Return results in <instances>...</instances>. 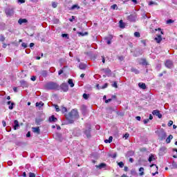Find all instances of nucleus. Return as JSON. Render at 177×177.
<instances>
[{"instance_id":"nucleus-11","label":"nucleus","mask_w":177,"mask_h":177,"mask_svg":"<svg viewBox=\"0 0 177 177\" xmlns=\"http://www.w3.org/2000/svg\"><path fill=\"white\" fill-rule=\"evenodd\" d=\"M13 13V9L8 8L6 10V14L7 16H12Z\"/></svg>"},{"instance_id":"nucleus-50","label":"nucleus","mask_w":177,"mask_h":177,"mask_svg":"<svg viewBox=\"0 0 177 177\" xmlns=\"http://www.w3.org/2000/svg\"><path fill=\"white\" fill-rule=\"evenodd\" d=\"M110 157H111V158H115L117 157V153H113L112 155H110Z\"/></svg>"},{"instance_id":"nucleus-9","label":"nucleus","mask_w":177,"mask_h":177,"mask_svg":"<svg viewBox=\"0 0 177 177\" xmlns=\"http://www.w3.org/2000/svg\"><path fill=\"white\" fill-rule=\"evenodd\" d=\"M111 39H113V35H109V36L105 37V41H106L107 45L111 44Z\"/></svg>"},{"instance_id":"nucleus-36","label":"nucleus","mask_w":177,"mask_h":177,"mask_svg":"<svg viewBox=\"0 0 177 177\" xmlns=\"http://www.w3.org/2000/svg\"><path fill=\"white\" fill-rule=\"evenodd\" d=\"M41 75H42L43 77H47L48 73L46 72V71H42L41 72Z\"/></svg>"},{"instance_id":"nucleus-61","label":"nucleus","mask_w":177,"mask_h":177,"mask_svg":"<svg viewBox=\"0 0 177 177\" xmlns=\"http://www.w3.org/2000/svg\"><path fill=\"white\" fill-rule=\"evenodd\" d=\"M149 5L151 6V5H156V3L154 1H149Z\"/></svg>"},{"instance_id":"nucleus-64","label":"nucleus","mask_w":177,"mask_h":177,"mask_svg":"<svg viewBox=\"0 0 177 177\" xmlns=\"http://www.w3.org/2000/svg\"><path fill=\"white\" fill-rule=\"evenodd\" d=\"M144 124H147V122H149V119H145L143 121Z\"/></svg>"},{"instance_id":"nucleus-6","label":"nucleus","mask_w":177,"mask_h":177,"mask_svg":"<svg viewBox=\"0 0 177 177\" xmlns=\"http://www.w3.org/2000/svg\"><path fill=\"white\" fill-rule=\"evenodd\" d=\"M167 153V147H161L159 149V156H164Z\"/></svg>"},{"instance_id":"nucleus-45","label":"nucleus","mask_w":177,"mask_h":177,"mask_svg":"<svg viewBox=\"0 0 177 177\" xmlns=\"http://www.w3.org/2000/svg\"><path fill=\"white\" fill-rule=\"evenodd\" d=\"M52 6L54 8H57V3L56 2H53L52 3Z\"/></svg>"},{"instance_id":"nucleus-21","label":"nucleus","mask_w":177,"mask_h":177,"mask_svg":"<svg viewBox=\"0 0 177 177\" xmlns=\"http://www.w3.org/2000/svg\"><path fill=\"white\" fill-rule=\"evenodd\" d=\"M138 86L139 88H140V89H146V84L140 82L138 84Z\"/></svg>"},{"instance_id":"nucleus-13","label":"nucleus","mask_w":177,"mask_h":177,"mask_svg":"<svg viewBox=\"0 0 177 177\" xmlns=\"http://www.w3.org/2000/svg\"><path fill=\"white\" fill-rule=\"evenodd\" d=\"M95 167L96 168H98V169H103V168L107 167V165H106V163H101L99 165H96Z\"/></svg>"},{"instance_id":"nucleus-18","label":"nucleus","mask_w":177,"mask_h":177,"mask_svg":"<svg viewBox=\"0 0 177 177\" xmlns=\"http://www.w3.org/2000/svg\"><path fill=\"white\" fill-rule=\"evenodd\" d=\"M119 27L120 28H125V23L122 20L119 21Z\"/></svg>"},{"instance_id":"nucleus-5","label":"nucleus","mask_w":177,"mask_h":177,"mask_svg":"<svg viewBox=\"0 0 177 177\" xmlns=\"http://www.w3.org/2000/svg\"><path fill=\"white\" fill-rule=\"evenodd\" d=\"M159 138L160 140H164L167 138V133L164 130L159 133Z\"/></svg>"},{"instance_id":"nucleus-39","label":"nucleus","mask_w":177,"mask_h":177,"mask_svg":"<svg viewBox=\"0 0 177 177\" xmlns=\"http://www.w3.org/2000/svg\"><path fill=\"white\" fill-rule=\"evenodd\" d=\"M134 36L136 37V38H139L140 37V33H139L138 32H134Z\"/></svg>"},{"instance_id":"nucleus-16","label":"nucleus","mask_w":177,"mask_h":177,"mask_svg":"<svg viewBox=\"0 0 177 177\" xmlns=\"http://www.w3.org/2000/svg\"><path fill=\"white\" fill-rule=\"evenodd\" d=\"M19 127H20V125L19 124V121L15 120L14 121V129H15V131H16V129H17V128H19Z\"/></svg>"},{"instance_id":"nucleus-55","label":"nucleus","mask_w":177,"mask_h":177,"mask_svg":"<svg viewBox=\"0 0 177 177\" xmlns=\"http://www.w3.org/2000/svg\"><path fill=\"white\" fill-rule=\"evenodd\" d=\"M117 114L118 115H120V117H122L124 115V113L122 112H118Z\"/></svg>"},{"instance_id":"nucleus-27","label":"nucleus","mask_w":177,"mask_h":177,"mask_svg":"<svg viewBox=\"0 0 177 177\" xmlns=\"http://www.w3.org/2000/svg\"><path fill=\"white\" fill-rule=\"evenodd\" d=\"M154 160H156V158H154V155L151 154L148 158V161L149 162H151V161H154Z\"/></svg>"},{"instance_id":"nucleus-29","label":"nucleus","mask_w":177,"mask_h":177,"mask_svg":"<svg viewBox=\"0 0 177 177\" xmlns=\"http://www.w3.org/2000/svg\"><path fill=\"white\" fill-rule=\"evenodd\" d=\"M131 73H134V74H139V73H140L139 71V70H138L135 68H131Z\"/></svg>"},{"instance_id":"nucleus-62","label":"nucleus","mask_w":177,"mask_h":177,"mask_svg":"<svg viewBox=\"0 0 177 177\" xmlns=\"http://www.w3.org/2000/svg\"><path fill=\"white\" fill-rule=\"evenodd\" d=\"M31 81H35V80H37V77L35 76H32L31 78H30Z\"/></svg>"},{"instance_id":"nucleus-42","label":"nucleus","mask_w":177,"mask_h":177,"mask_svg":"<svg viewBox=\"0 0 177 177\" xmlns=\"http://www.w3.org/2000/svg\"><path fill=\"white\" fill-rule=\"evenodd\" d=\"M171 168H177L176 162H173L171 164Z\"/></svg>"},{"instance_id":"nucleus-38","label":"nucleus","mask_w":177,"mask_h":177,"mask_svg":"<svg viewBox=\"0 0 177 177\" xmlns=\"http://www.w3.org/2000/svg\"><path fill=\"white\" fill-rule=\"evenodd\" d=\"M6 38L5 36H3V35H0V41L1 42H3L5 41Z\"/></svg>"},{"instance_id":"nucleus-54","label":"nucleus","mask_w":177,"mask_h":177,"mask_svg":"<svg viewBox=\"0 0 177 177\" xmlns=\"http://www.w3.org/2000/svg\"><path fill=\"white\" fill-rule=\"evenodd\" d=\"M74 20H75V17L72 16V18L69 19V21H74Z\"/></svg>"},{"instance_id":"nucleus-17","label":"nucleus","mask_w":177,"mask_h":177,"mask_svg":"<svg viewBox=\"0 0 177 177\" xmlns=\"http://www.w3.org/2000/svg\"><path fill=\"white\" fill-rule=\"evenodd\" d=\"M174 139V136L172 135H169L166 139V143H171V140Z\"/></svg>"},{"instance_id":"nucleus-23","label":"nucleus","mask_w":177,"mask_h":177,"mask_svg":"<svg viewBox=\"0 0 177 177\" xmlns=\"http://www.w3.org/2000/svg\"><path fill=\"white\" fill-rule=\"evenodd\" d=\"M68 84L70 85L71 88H74V82H73V79H69L68 80Z\"/></svg>"},{"instance_id":"nucleus-57","label":"nucleus","mask_w":177,"mask_h":177,"mask_svg":"<svg viewBox=\"0 0 177 177\" xmlns=\"http://www.w3.org/2000/svg\"><path fill=\"white\" fill-rule=\"evenodd\" d=\"M31 136V132L28 131L26 134V138H30Z\"/></svg>"},{"instance_id":"nucleus-34","label":"nucleus","mask_w":177,"mask_h":177,"mask_svg":"<svg viewBox=\"0 0 177 177\" xmlns=\"http://www.w3.org/2000/svg\"><path fill=\"white\" fill-rule=\"evenodd\" d=\"M36 107H42L44 106V102H36Z\"/></svg>"},{"instance_id":"nucleus-59","label":"nucleus","mask_w":177,"mask_h":177,"mask_svg":"<svg viewBox=\"0 0 177 177\" xmlns=\"http://www.w3.org/2000/svg\"><path fill=\"white\" fill-rule=\"evenodd\" d=\"M112 99L111 98H109L108 100H105V103H110V102H111Z\"/></svg>"},{"instance_id":"nucleus-14","label":"nucleus","mask_w":177,"mask_h":177,"mask_svg":"<svg viewBox=\"0 0 177 177\" xmlns=\"http://www.w3.org/2000/svg\"><path fill=\"white\" fill-rule=\"evenodd\" d=\"M48 121L49 122H56V121H57V118H55V115H51L48 118Z\"/></svg>"},{"instance_id":"nucleus-44","label":"nucleus","mask_w":177,"mask_h":177,"mask_svg":"<svg viewBox=\"0 0 177 177\" xmlns=\"http://www.w3.org/2000/svg\"><path fill=\"white\" fill-rule=\"evenodd\" d=\"M113 88H118V86L117 85V82H114L113 84H112Z\"/></svg>"},{"instance_id":"nucleus-4","label":"nucleus","mask_w":177,"mask_h":177,"mask_svg":"<svg viewBox=\"0 0 177 177\" xmlns=\"http://www.w3.org/2000/svg\"><path fill=\"white\" fill-rule=\"evenodd\" d=\"M165 66L167 68H172L174 67V62H172L171 60L170 59H168L165 62Z\"/></svg>"},{"instance_id":"nucleus-26","label":"nucleus","mask_w":177,"mask_h":177,"mask_svg":"<svg viewBox=\"0 0 177 177\" xmlns=\"http://www.w3.org/2000/svg\"><path fill=\"white\" fill-rule=\"evenodd\" d=\"M139 172H140V176H143V175H145V168L140 167L139 169Z\"/></svg>"},{"instance_id":"nucleus-30","label":"nucleus","mask_w":177,"mask_h":177,"mask_svg":"<svg viewBox=\"0 0 177 177\" xmlns=\"http://www.w3.org/2000/svg\"><path fill=\"white\" fill-rule=\"evenodd\" d=\"M19 24H23V23H27V19H19L18 21Z\"/></svg>"},{"instance_id":"nucleus-22","label":"nucleus","mask_w":177,"mask_h":177,"mask_svg":"<svg viewBox=\"0 0 177 177\" xmlns=\"http://www.w3.org/2000/svg\"><path fill=\"white\" fill-rule=\"evenodd\" d=\"M42 121H44V120H42L41 118H36V120H35L36 125H41V122H42Z\"/></svg>"},{"instance_id":"nucleus-10","label":"nucleus","mask_w":177,"mask_h":177,"mask_svg":"<svg viewBox=\"0 0 177 177\" xmlns=\"http://www.w3.org/2000/svg\"><path fill=\"white\" fill-rule=\"evenodd\" d=\"M127 20H129V21H136V16L130 15L127 17Z\"/></svg>"},{"instance_id":"nucleus-19","label":"nucleus","mask_w":177,"mask_h":177,"mask_svg":"<svg viewBox=\"0 0 177 177\" xmlns=\"http://www.w3.org/2000/svg\"><path fill=\"white\" fill-rule=\"evenodd\" d=\"M140 64H142V66H147V61L145 59H141Z\"/></svg>"},{"instance_id":"nucleus-52","label":"nucleus","mask_w":177,"mask_h":177,"mask_svg":"<svg viewBox=\"0 0 177 177\" xmlns=\"http://www.w3.org/2000/svg\"><path fill=\"white\" fill-rule=\"evenodd\" d=\"M26 0H18V3H25Z\"/></svg>"},{"instance_id":"nucleus-15","label":"nucleus","mask_w":177,"mask_h":177,"mask_svg":"<svg viewBox=\"0 0 177 177\" xmlns=\"http://www.w3.org/2000/svg\"><path fill=\"white\" fill-rule=\"evenodd\" d=\"M155 41H156L158 44H160V42L162 41V37L160 36V35H158L156 37H155Z\"/></svg>"},{"instance_id":"nucleus-56","label":"nucleus","mask_w":177,"mask_h":177,"mask_svg":"<svg viewBox=\"0 0 177 177\" xmlns=\"http://www.w3.org/2000/svg\"><path fill=\"white\" fill-rule=\"evenodd\" d=\"M63 74V69H61L58 71V75H62Z\"/></svg>"},{"instance_id":"nucleus-20","label":"nucleus","mask_w":177,"mask_h":177,"mask_svg":"<svg viewBox=\"0 0 177 177\" xmlns=\"http://www.w3.org/2000/svg\"><path fill=\"white\" fill-rule=\"evenodd\" d=\"M153 167H155V169L156 170V171L155 172V175H158V167H157V165L156 164H152L150 165L151 168H153Z\"/></svg>"},{"instance_id":"nucleus-41","label":"nucleus","mask_w":177,"mask_h":177,"mask_svg":"<svg viewBox=\"0 0 177 177\" xmlns=\"http://www.w3.org/2000/svg\"><path fill=\"white\" fill-rule=\"evenodd\" d=\"M77 34H78L79 35H81L82 37H84V36H85V35H88V32L82 33V32H77Z\"/></svg>"},{"instance_id":"nucleus-51","label":"nucleus","mask_w":177,"mask_h":177,"mask_svg":"<svg viewBox=\"0 0 177 177\" xmlns=\"http://www.w3.org/2000/svg\"><path fill=\"white\" fill-rule=\"evenodd\" d=\"M29 177H35V174L30 172L29 173Z\"/></svg>"},{"instance_id":"nucleus-25","label":"nucleus","mask_w":177,"mask_h":177,"mask_svg":"<svg viewBox=\"0 0 177 177\" xmlns=\"http://www.w3.org/2000/svg\"><path fill=\"white\" fill-rule=\"evenodd\" d=\"M80 70H85L86 68V65L85 64L80 63L79 65Z\"/></svg>"},{"instance_id":"nucleus-2","label":"nucleus","mask_w":177,"mask_h":177,"mask_svg":"<svg viewBox=\"0 0 177 177\" xmlns=\"http://www.w3.org/2000/svg\"><path fill=\"white\" fill-rule=\"evenodd\" d=\"M45 88L49 91H59L60 86L56 82H49L45 85Z\"/></svg>"},{"instance_id":"nucleus-53","label":"nucleus","mask_w":177,"mask_h":177,"mask_svg":"<svg viewBox=\"0 0 177 177\" xmlns=\"http://www.w3.org/2000/svg\"><path fill=\"white\" fill-rule=\"evenodd\" d=\"M118 60H120V62H122L124 60V57L123 56L118 57Z\"/></svg>"},{"instance_id":"nucleus-1","label":"nucleus","mask_w":177,"mask_h":177,"mask_svg":"<svg viewBox=\"0 0 177 177\" xmlns=\"http://www.w3.org/2000/svg\"><path fill=\"white\" fill-rule=\"evenodd\" d=\"M65 117L69 124H73L75 118H78V111L73 109L68 114L65 115Z\"/></svg>"},{"instance_id":"nucleus-40","label":"nucleus","mask_w":177,"mask_h":177,"mask_svg":"<svg viewBox=\"0 0 177 177\" xmlns=\"http://www.w3.org/2000/svg\"><path fill=\"white\" fill-rule=\"evenodd\" d=\"M109 86V84L105 83L103 86H101L102 89H106Z\"/></svg>"},{"instance_id":"nucleus-28","label":"nucleus","mask_w":177,"mask_h":177,"mask_svg":"<svg viewBox=\"0 0 177 177\" xmlns=\"http://www.w3.org/2000/svg\"><path fill=\"white\" fill-rule=\"evenodd\" d=\"M80 6H78V4H75L73 6H71V10H75V9H80Z\"/></svg>"},{"instance_id":"nucleus-46","label":"nucleus","mask_w":177,"mask_h":177,"mask_svg":"<svg viewBox=\"0 0 177 177\" xmlns=\"http://www.w3.org/2000/svg\"><path fill=\"white\" fill-rule=\"evenodd\" d=\"M62 37L63 38H68V34L64 33V34L62 35Z\"/></svg>"},{"instance_id":"nucleus-48","label":"nucleus","mask_w":177,"mask_h":177,"mask_svg":"<svg viewBox=\"0 0 177 177\" xmlns=\"http://www.w3.org/2000/svg\"><path fill=\"white\" fill-rule=\"evenodd\" d=\"M55 106V109L56 110V111L59 112L60 111V108H59V106L57 105H54Z\"/></svg>"},{"instance_id":"nucleus-31","label":"nucleus","mask_w":177,"mask_h":177,"mask_svg":"<svg viewBox=\"0 0 177 177\" xmlns=\"http://www.w3.org/2000/svg\"><path fill=\"white\" fill-rule=\"evenodd\" d=\"M113 142V136H110L108 140H104V143H111Z\"/></svg>"},{"instance_id":"nucleus-8","label":"nucleus","mask_w":177,"mask_h":177,"mask_svg":"<svg viewBox=\"0 0 177 177\" xmlns=\"http://www.w3.org/2000/svg\"><path fill=\"white\" fill-rule=\"evenodd\" d=\"M152 114L156 115V117H158L159 118H162V115L160 113V111L158 110H153Z\"/></svg>"},{"instance_id":"nucleus-49","label":"nucleus","mask_w":177,"mask_h":177,"mask_svg":"<svg viewBox=\"0 0 177 177\" xmlns=\"http://www.w3.org/2000/svg\"><path fill=\"white\" fill-rule=\"evenodd\" d=\"M171 23H174V20L169 19V20L167 21V24H171Z\"/></svg>"},{"instance_id":"nucleus-7","label":"nucleus","mask_w":177,"mask_h":177,"mask_svg":"<svg viewBox=\"0 0 177 177\" xmlns=\"http://www.w3.org/2000/svg\"><path fill=\"white\" fill-rule=\"evenodd\" d=\"M32 131L33 133H36L37 135H39L41 133V129L39 127H32Z\"/></svg>"},{"instance_id":"nucleus-3","label":"nucleus","mask_w":177,"mask_h":177,"mask_svg":"<svg viewBox=\"0 0 177 177\" xmlns=\"http://www.w3.org/2000/svg\"><path fill=\"white\" fill-rule=\"evenodd\" d=\"M59 88H61L63 92H67L68 91V84L67 83H62Z\"/></svg>"},{"instance_id":"nucleus-58","label":"nucleus","mask_w":177,"mask_h":177,"mask_svg":"<svg viewBox=\"0 0 177 177\" xmlns=\"http://www.w3.org/2000/svg\"><path fill=\"white\" fill-rule=\"evenodd\" d=\"M21 46H23V48H27V43H22Z\"/></svg>"},{"instance_id":"nucleus-63","label":"nucleus","mask_w":177,"mask_h":177,"mask_svg":"<svg viewBox=\"0 0 177 177\" xmlns=\"http://www.w3.org/2000/svg\"><path fill=\"white\" fill-rule=\"evenodd\" d=\"M136 119L137 120V121H140V120H142V118H140V116H137L136 117Z\"/></svg>"},{"instance_id":"nucleus-12","label":"nucleus","mask_w":177,"mask_h":177,"mask_svg":"<svg viewBox=\"0 0 177 177\" xmlns=\"http://www.w3.org/2000/svg\"><path fill=\"white\" fill-rule=\"evenodd\" d=\"M84 135H86V138H91V127L84 131Z\"/></svg>"},{"instance_id":"nucleus-60","label":"nucleus","mask_w":177,"mask_h":177,"mask_svg":"<svg viewBox=\"0 0 177 177\" xmlns=\"http://www.w3.org/2000/svg\"><path fill=\"white\" fill-rule=\"evenodd\" d=\"M124 138H125V139H128V138H129V133H126V134L124 136Z\"/></svg>"},{"instance_id":"nucleus-37","label":"nucleus","mask_w":177,"mask_h":177,"mask_svg":"<svg viewBox=\"0 0 177 177\" xmlns=\"http://www.w3.org/2000/svg\"><path fill=\"white\" fill-rule=\"evenodd\" d=\"M62 113H67V108L62 106L61 109Z\"/></svg>"},{"instance_id":"nucleus-32","label":"nucleus","mask_w":177,"mask_h":177,"mask_svg":"<svg viewBox=\"0 0 177 177\" xmlns=\"http://www.w3.org/2000/svg\"><path fill=\"white\" fill-rule=\"evenodd\" d=\"M111 9H113V10H118V6H117V4H113L111 6Z\"/></svg>"},{"instance_id":"nucleus-24","label":"nucleus","mask_w":177,"mask_h":177,"mask_svg":"<svg viewBox=\"0 0 177 177\" xmlns=\"http://www.w3.org/2000/svg\"><path fill=\"white\" fill-rule=\"evenodd\" d=\"M20 84H21V86H24L25 88H27V86H28L27 82H26L25 80H21L20 82Z\"/></svg>"},{"instance_id":"nucleus-33","label":"nucleus","mask_w":177,"mask_h":177,"mask_svg":"<svg viewBox=\"0 0 177 177\" xmlns=\"http://www.w3.org/2000/svg\"><path fill=\"white\" fill-rule=\"evenodd\" d=\"M117 164L120 168H124V162H117Z\"/></svg>"},{"instance_id":"nucleus-35","label":"nucleus","mask_w":177,"mask_h":177,"mask_svg":"<svg viewBox=\"0 0 177 177\" xmlns=\"http://www.w3.org/2000/svg\"><path fill=\"white\" fill-rule=\"evenodd\" d=\"M14 106H16V104H15V102H11V104L8 106L9 110H13Z\"/></svg>"},{"instance_id":"nucleus-47","label":"nucleus","mask_w":177,"mask_h":177,"mask_svg":"<svg viewBox=\"0 0 177 177\" xmlns=\"http://www.w3.org/2000/svg\"><path fill=\"white\" fill-rule=\"evenodd\" d=\"M173 124H174V122L172 120H170L168 122L167 125H168V127H172Z\"/></svg>"},{"instance_id":"nucleus-43","label":"nucleus","mask_w":177,"mask_h":177,"mask_svg":"<svg viewBox=\"0 0 177 177\" xmlns=\"http://www.w3.org/2000/svg\"><path fill=\"white\" fill-rule=\"evenodd\" d=\"M83 97H84V99H85L86 100L88 99L89 95H88V94H86V93H84L83 94Z\"/></svg>"}]
</instances>
